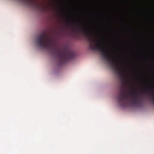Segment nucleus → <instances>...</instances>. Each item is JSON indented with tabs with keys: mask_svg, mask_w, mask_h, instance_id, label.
<instances>
[{
	"mask_svg": "<svg viewBox=\"0 0 154 154\" xmlns=\"http://www.w3.org/2000/svg\"><path fill=\"white\" fill-rule=\"evenodd\" d=\"M144 90V91H143V92L145 94H146L147 91H149L150 90H151L152 91V89L151 87H145Z\"/></svg>",
	"mask_w": 154,
	"mask_h": 154,
	"instance_id": "0eeeda50",
	"label": "nucleus"
},
{
	"mask_svg": "<svg viewBox=\"0 0 154 154\" xmlns=\"http://www.w3.org/2000/svg\"><path fill=\"white\" fill-rule=\"evenodd\" d=\"M77 29V31L82 32L88 37L91 48L94 50L97 49L100 52L103 57L107 60L110 66L117 74L122 82L124 84L125 80L121 69V65L119 60L115 56L112 57L113 54H110L109 51L106 47H104V48H102V42L99 40H96L92 37L93 32L90 31L88 28L86 27L81 28L79 26Z\"/></svg>",
	"mask_w": 154,
	"mask_h": 154,
	"instance_id": "f257e3e1",
	"label": "nucleus"
},
{
	"mask_svg": "<svg viewBox=\"0 0 154 154\" xmlns=\"http://www.w3.org/2000/svg\"><path fill=\"white\" fill-rule=\"evenodd\" d=\"M53 9H54V10H55V9H54V8Z\"/></svg>",
	"mask_w": 154,
	"mask_h": 154,
	"instance_id": "1a4fd4ad",
	"label": "nucleus"
},
{
	"mask_svg": "<svg viewBox=\"0 0 154 154\" xmlns=\"http://www.w3.org/2000/svg\"><path fill=\"white\" fill-rule=\"evenodd\" d=\"M58 45V67L69 61L73 59L75 57L74 52L68 44H65L62 47L60 51Z\"/></svg>",
	"mask_w": 154,
	"mask_h": 154,
	"instance_id": "20e7f679",
	"label": "nucleus"
},
{
	"mask_svg": "<svg viewBox=\"0 0 154 154\" xmlns=\"http://www.w3.org/2000/svg\"><path fill=\"white\" fill-rule=\"evenodd\" d=\"M129 95L132 98L131 99L128 94L125 93L123 89H121L118 95L117 99L118 102L122 107H124L127 105L131 100L132 104L137 105L140 103V97L138 94L134 91L132 93L129 94Z\"/></svg>",
	"mask_w": 154,
	"mask_h": 154,
	"instance_id": "7ed1b4c3",
	"label": "nucleus"
},
{
	"mask_svg": "<svg viewBox=\"0 0 154 154\" xmlns=\"http://www.w3.org/2000/svg\"><path fill=\"white\" fill-rule=\"evenodd\" d=\"M66 6L68 7H69V5H68V4H67V0H66Z\"/></svg>",
	"mask_w": 154,
	"mask_h": 154,
	"instance_id": "6e6552de",
	"label": "nucleus"
},
{
	"mask_svg": "<svg viewBox=\"0 0 154 154\" xmlns=\"http://www.w3.org/2000/svg\"><path fill=\"white\" fill-rule=\"evenodd\" d=\"M64 15L66 19V23L68 26H69L71 23H73L74 21L72 20V18L71 17L70 15L67 11H66L64 13Z\"/></svg>",
	"mask_w": 154,
	"mask_h": 154,
	"instance_id": "39448f33",
	"label": "nucleus"
},
{
	"mask_svg": "<svg viewBox=\"0 0 154 154\" xmlns=\"http://www.w3.org/2000/svg\"><path fill=\"white\" fill-rule=\"evenodd\" d=\"M27 2L31 5V6L35 8H39V5L35 2L34 1L25 0Z\"/></svg>",
	"mask_w": 154,
	"mask_h": 154,
	"instance_id": "423d86ee",
	"label": "nucleus"
},
{
	"mask_svg": "<svg viewBox=\"0 0 154 154\" xmlns=\"http://www.w3.org/2000/svg\"><path fill=\"white\" fill-rule=\"evenodd\" d=\"M36 42L40 47L48 50L54 58L57 65L58 60V44L53 36L49 33H44L39 35Z\"/></svg>",
	"mask_w": 154,
	"mask_h": 154,
	"instance_id": "f03ea898",
	"label": "nucleus"
}]
</instances>
